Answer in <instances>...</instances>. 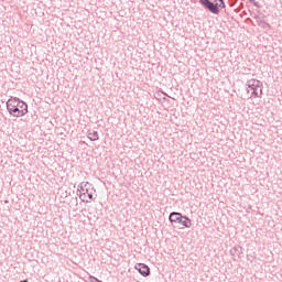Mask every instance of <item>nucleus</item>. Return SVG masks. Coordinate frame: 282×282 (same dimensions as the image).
<instances>
[{"mask_svg":"<svg viewBox=\"0 0 282 282\" xmlns=\"http://www.w3.org/2000/svg\"><path fill=\"white\" fill-rule=\"evenodd\" d=\"M231 257H238V259H241V247H234L230 249Z\"/></svg>","mask_w":282,"mask_h":282,"instance_id":"obj_9","label":"nucleus"},{"mask_svg":"<svg viewBox=\"0 0 282 282\" xmlns=\"http://www.w3.org/2000/svg\"><path fill=\"white\" fill-rule=\"evenodd\" d=\"M247 94L251 93V97L253 98H261L263 96V83L258 79H249L247 82Z\"/></svg>","mask_w":282,"mask_h":282,"instance_id":"obj_2","label":"nucleus"},{"mask_svg":"<svg viewBox=\"0 0 282 282\" xmlns=\"http://www.w3.org/2000/svg\"><path fill=\"white\" fill-rule=\"evenodd\" d=\"M198 3L212 14H219L226 8V1L224 0H198Z\"/></svg>","mask_w":282,"mask_h":282,"instance_id":"obj_1","label":"nucleus"},{"mask_svg":"<svg viewBox=\"0 0 282 282\" xmlns=\"http://www.w3.org/2000/svg\"><path fill=\"white\" fill-rule=\"evenodd\" d=\"M87 138L89 139L90 142H96L100 140V135L98 134V131H88Z\"/></svg>","mask_w":282,"mask_h":282,"instance_id":"obj_8","label":"nucleus"},{"mask_svg":"<svg viewBox=\"0 0 282 282\" xmlns=\"http://www.w3.org/2000/svg\"><path fill=\"white\" fill-rule=\"evenodd\" d=\"M89 183H85V182H82L79 185H78V188H77V193H79V199H82V202H85V197H88L89 199H94V194L91 192H89Z\"/></svg>","mask_w":282,"mask_h":282,"instance_id":"obj_5","label":"nucleus"},{"mask_svg":"<svg viewBox=\"0 0 282 282\" xmlns=\"http://www.w3.org/2000/svg\"><path fill=\"white\" fill-rule=\"evenodd\" d=\"M17 100V97H10V99L7 101V110L9 111L10 116H13L14 118H23L25 112L19 109Z\"/></svg>","mask_w":282,"mask_h":282,"instance_id":"obj_4","label":"nucleus"},{"mask_svg":"<svg viewBox=\"0 0 282 282\" xmlns=\"http://www.w3.org/2000/svg\"><path fill=\"white\" fill-rule=\"evenodd\" d=\"M250 3H253L256 8H259V2H254V0H249Z\"/></svg>","mask_w":282,"mask_h":282,"instance_id":"obj_11","label":"nucleus"},{"mask_svg":"<svg viewBox=\"0 0 282 282\" xmlns=\"http://www.w3.org/2000/svg\"><path fill=\"white\" fill-rule=\"evenodd\" d=\"M134 270H137L141 276H149L151 274V268L144 263H137Z\"/></svg>","mask_w":282,"mask_h":282,"instance_id":"obj_6","label":"nucleus"},{"mask_svg":"<svg viewBox=\"0 0 282 282\" xmlns=\"http://www.w3.org/2000/svg\"><path fill=\"white\" fill-rule=\"evenodd\" d=\"M15 104L18 105V108L20 109V111L24 112V116L28 113V104L23 100H21V98L15 97Z\"/></svg>","mask_w":282,"mask_h":282,"instance_id":"obj_7","label":"nucleus"},{"mask_svg":"<svg viewBox=\"0 0 282 282\" xmlns=\"http://www.w3.org/2000/svg\"><path fill=\"white\" fill-rule=\"evenodd\" d=\"M20 282H28V280H22V281H20Z\"/></svg>","mask_w":282,"mask_h":282,"instance_id":"obj_12","label":"nucleus"},{"mask_svg":"<svg viewBox=\"0 0 282 282\" xmlns=\"http://www.w3.org/2000/svg\"><path fill=\"white\" fill-rule=\"evenodd\" d=\"M260 28H262V30H271V25L270 23L265 22V21H260L259 23Z\"/></svg>","mask_w":282,"mask_h":282,"instance_id":"obj_10","label":"nucleus"},{"mask_svg":"<svg viewBox=\"0 0 282 282\" xmlns=\"http://www.w3.org/2000/svg\"><path fill=\"white\" fill-rule=\"evenodd\" d=\"M169 220L171 224H178L180 226H183V228H191V226H193V220H191L188 216H184L178 212H172L169 216Z\"/></svg>","mask_w":282,"mask_h":282,"instance_id":"obj_3","label":"nucleus"}]
</instances>
